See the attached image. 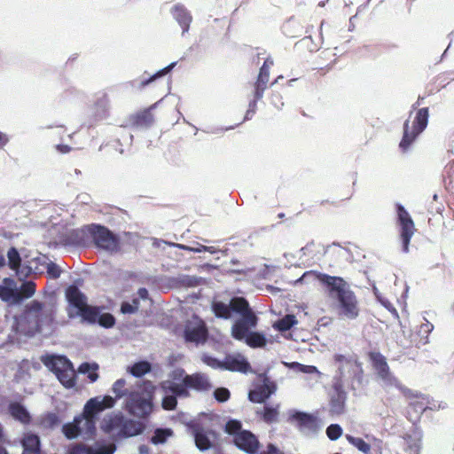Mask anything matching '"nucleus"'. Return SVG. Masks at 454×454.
<instances>
[{
	"label": "nucleus",
	"instance_id": "obj_1",
	"mask_svg": "<svg viewBox=\"0 0 454 454\" xmlns=\"http://www.w3.org/2000/svg\"><path fill=\"white\" fill-rule=\"evenodd\" d=\"M56 314V304L52 301H32L24 313V317L15 321L18 333L33 336L36 333H50L52 331Z\"/></svg>",
	"mask_w": 454,
	"mask_h": 454
},
{
	"label": "nucleus",
	"instance_id": "obj_2",
	"mask_svg": "<svg viewBox=\"0 0 454 454\" xmlns=\"http://www.w3.org/2000/svg\"><path fill=\"white\" fill-rule=\"evenodd\" d=\"M310 275H315V273L306 272L299 281ZM316 277L325 286L328 297L337 302L340 314L348 319L356 318L359 314L358 301L350 286L340 277L324 273H317Z\"/></svg>",
	"mask_w": 454,
	"mask_h": 454
},
{
	"label": "nucleus",
	"instance_id": "obj_3",
	"mask_svg": "<svg viewBox=\"0 0 454 454\" xmlns=\"http://www.w3.org/2000/svg\"><path fill=\"white\" fill-rule=\"evenodd\" d=\"M114 406V399L110 395L90 398L83 408L82 415L75 417L72 423L63 426V433L68 439L77 436L91 437L96 430L98 415L106 408Z\"/></svg>",
	"mask_w": 454,
	"mask_h": 454
},
{
	"label": "nucleus",
	"instance_id": "obj_4",
	"mask_svg": "<svg viewBox=\"0 0 454 454\" xmlns=\"http://www.w3.org/2000/svg\"><path fill=\"white\" fill-rule=\"evenodd\" d=\"M41 361L65 387L71 388L75 385V371L67 356L55 354L45 355L41 357Z\"/></svg>",
	"mask_w": 454,
	"mask_h": 454
},
{
	"label": "nucleus",
	"instance_id": "obj_5",
	"mask_svg": "<svg viewBox=\"0 0 454 454\" xmlns=\"http://www.w3.org/2000/svg\"><path fill=\"white\" fill-rule=\"evenodd\" d=\"M153 389L151 384L137 387V390L131 391L125 399V410L137 418H145L153 411Z\"/></svg>",
	"mask_w": 454,
	"mask_h": 454
},
{
	"label": "nucleus",
	"instance_id": "obj_6",
	"mask_svg": "<svg viewBox=\"0 0 454 454\" xmlns=\"http://www.w3.org/2000/svg\"><path fill=\"white\" fill-rule=\"evenodd\" d=\"M234 311L241 316L231 327V335L238 340H243L250 329L257 325V317L252 311L245 298H238L234 301Z\"/></svg>",
	"mask_w": 454,
	"mask_h": 454
},
{
	"label": "nucleus",
	"instance_id": "obj_7",
	"mask_svg": "<svg viewBox=\"0 0 454 454\" xmlns=\"http://www.w3.org/2000/svg\"><path fill=\"white\" fill-rule=\"evenodd\" d=\"M370 359L378 378L380 380L381 385L385 388L390 389L395 387L405 395L411 394V391L403 387L398 379L390 372L387 359L383 355L379 352H372L370 354Z\"/></svg>",
	"mask_w": 454,
	"mask_h": 454
},
{
	"label": "nucleus",
	"instance_id": "obj_8",
	"mask_svg": "<svg viewBox=\"0 0 454 454\" xmlns=\"http://www.w3.org/2000/svg\"><path fill=\"white\" fill-rule=\"evenodd\" d=\"M428 108H420L415 116L412 130L410 131L409 120L403 124V136L400 142V148L403 151L408 150L416 137L427 128L428 122Z\"/></svg>",
	"mask_w": 454,
	"mask_h": 454
},
{
	"label": "nucleus",
	"instance_id": "obj_9",
	"mask_svg": "<svg viewBox=\"0 0 454 454\" xmlns=\"http://www.w3.org/2000/svg\"><path fill=\"white\" fill-rule=\"evenodd\" d=\"M89 232L97 247L110 253L118 251L119 239L107 228L92 224L89 226Z\"/></svg>",
	"mask_w": 454,
	"mask_h": 454
},
{
	"label": "nucleus",
	"instance_id": "obj_10",
	"mask_svg": "<svg viewBox=\"0 0 454 454\" xmlns=\"http://www.w3.org/2000/svg\"><path fill=\"white\" fill-rule=\"evenodd\" d=\"M160 389L164 395L161 405L167 411H172L176 407V397H186L189 395L188 390L184 386L170 380L162 381Z\"/></svg>",
	"mask_w": 454,
	"mask_h": 454
},
{
	"label": "nucleus",
	"instance_id": "obj_11",
	"mask_svg": "<svg viewBox=\"0 0 454 454\" xmlns=\"http://www.w3.org/2000/svg\"><path fill=\"white\" fill-rule=\"evenodd\" d=\"M397 215L401 226L400 237L403 244V252L408 253L409 244L415 231L414 223L409 213L400 204L397 205Z\"/></svg>",
	"mask_w": 454,
	"mask_h": 454
},
{
	"label": "nucleus",
	"instance_id": "obj_12",
	"mask_svg": "<svg viewBox=\"0 0 454 454\" xmlns=\"http://www.w3.org/2000/svg\"><path fill=\"white\" fill-rule=\"evenodd\" d=\"M207 336L205 324L198 317L187 322L184 329V339L188 342L199 344L204 342Z\"/></svg>",
	"mask_w": 454,
	"mask_h": 454
},
{
	"label": "nucleus",
	"instance_id": "obj_13",
	"mask_svg": "<svg viewBox=\"0 0 454 454\" xmlns=\"http://www.w3.org/2000/svg\"><path fill=\"white\" fill-rule=\"evenodd\" d=\"M115 450L114 443L96 442L92 446L76 445L71 449L69 454H114Z\"/></svg>",
	"mask_w": 454,
	"mask_h": 454
},
{
	"label": "nucleus",
	"instance_id": "obj_14",
	"mask_svg": "<svg viewBox=\"0 0 454 454\" xmlns=\"http://www.w3.org/2000/svg\"><path fill=\"white\" fill-rule=\"evenodd\" d=\"M234 442L238 448L249 454H255L259 448V441L251 432L240 431L234 436Z\"/></svg>",
	"mask_w": 454,
	"mask_h": 454
},
{
	"label": "nucleus",
	"instance_id": "obj_15",
	"mask_svg": "<svg viewBox=\"0 0 454 454\" xmlns=\"http://www.w3.org/2000/svg\"><path fill=\"white\" fill-rule=\"evenodd\" d=\"M346 400V392L342 389L340 384L335 383L330 398V412L333 415L342 414L345 411Z\"/></svg>",
	"mask_w": 454,
	"mask_h": 454
},
{
	"label": "nucleus",
	"instance_id": "obj_16",
	"mask_svg": "<svg viewBox=\"0 0 454 454\" xmlns=\"http://www.w3.org/2000/svg\"><path fill=\"white\" fill-rule=\"evenodd\" d=\"M293 419L297 421L300 430L306 434H316L319 430L317 419L308 413L297 411Z\"/></svg>",
	"mask_w": 454,
	"mask_h": 454
},
{
	"label": "nucleus",
	"instance_id": "obj_17",
	"mask_svg": "<svg viewBox=\"0 0 454 454\" xmlns=\"http://www.w3.org/2000/svg\"><path fill=\"white\" fill-rule=\"evenodd\" d=\"M123 419L121 412L108 414L103 419L100 427L105 433L119 437Z\"/></svg>",
	"mask_w": 454,
	"mask_h": 454
},
{
	"label": "nucleus",
	"instance_id": "obj_18",
	"mask_svg": "<svg viewBox=\"0 0 454 454\" xmlns=\"http://www.w3.org/2000/svg\"><path fill=\"white\" fill-rule=\"evenodd\" d=\"M66 296L69 303L67 314L70 317V312L81 310L87 305L85 295L75 286H70L66 291Z\"/></svg>",
	"mask_w": 454,
	"mask_h": 454
},
{
	"label": "nucleus",
	"instance_id": "obj_19",
	"mask_svg": "<svg viewBox=\"0 0 454 454\" xmlns=\"http://www.w3.org/2000/svg\"><path fill=\"white\" fill-rule=\"evenodd\" d=\"M223 370L231 372H247L250 369V364L244 356L240 354L228 355L223 360Z\"/></svg>",
	"mask_w": 454,
	"mask_h": 454
},
{
	"label": "nucleus",
	"instance_id": "obj_20",
	"mask_svg": "<svg viewBox=\"0 0 454 454\" xmlns=\"http://www.w3.org/2000/svg\"><path fill=\"white\" fill-rule=\"evenodd\" d=\"M187 389L194 388L199 391L208 390L212 387L208 377L204 373H194L189 376H185L184 379V384H181Z\"/></svg>",
	"mask_w": 454,
	"mask_h": 454
},
{
	"label": "nucleus",
	"instance_id": "obj_21",
	"mask_svg": "<svg viewBox=\"0 0 454 454\" xmlns=\"http://www.w3.org/2000/svg\"><path fill=\"white\" fill-rule=\"evenodd\" d=\"M333 359L335 365L338 368L340 379L345 377L347 374L355 372V368L356 367V360L353 357V356L336 354L333 356Z\"/></svg>",
	"mask_w": 454,
	"mask_h": 454
},
{
	"label": "nucleus",
	"instance_id": "obj_22",
	"mask_svg": "<svg viewBox=\"0 0 454 454\" xmlns=\"http://www.w3.org/2000/svg\"><path fill=\"white\" fill-rule=\"evenodd\" d=\"M173 18L177 21L183 30V35L188 32L192 17L190 12L182 4H177L171 9Z\"/></svg>",
	"mask_w": 454,
	"mask_h": 454
},
{
	"label": "nucleus",
	"instance_id": "obj_23",
	"mask_svg": "<svg viewBox=\"0 0 454 454\" xmlns=\"http://www.w3.org/2000/svg\"><path fill=\"white\" fill-rule=\"evenodd\" d=\"M195 444L197 448L205 451L212 447V442L215 438V434L212 431H206L201 427H196L193 430Z\"/></svg>",
	"mask_w": 454,
	"mask_h": 454
},
{
	"label": "nucleus",
	"instance_id": "obj_24",
	"mask_svg": "<svg viewBox=\"0 0 454 454\" xmlns=\"http://www.w3.org/2000/svg\"><path fill=\"white\" fill-rule=\"evenodd\" d=\"M99 314L100 309L98 307L86 305L81 310L76 309L75 311L70 312V317L74 318L80 316L82 321L93 325L98 323Z\"/></svg>",
	"mask_w": 454,
	"mask_h": 454
},
{
	"label": "nucleus",
	"instance_id": "obj_25",
	"mask_svg": "<svg viewBox=\"0 0 454 454\" xmlns=\"http://www.w3.org/2000/svg\"><path fill=\"white\" fill-rule=\"evenodd\" d=\"M270 68L268 65H262L260 68V72L257 77V81L254 83V97L255 99H261L263 97V93L267 89L269 82Z\"/></svg>",
	"mask_w": 454,
	"mask_h": 454
},
{
	"label": "nucleus",
	"instance_id": "obj_26",
	"mask_svg": "<svg viewBox=\"0 0 454 454\" xmlns=\"http://www.w3.org/2000/svg\"><path fill=\"white\" fill-rule=\"evenodd\" d=\"M239 297L232 298L230 302L224 303L223 301H213L212 309L217 317H221L223 319H229L231 317V313L234 311V301Z\"/></svg>",
	"mask_w": 454,
	"mask_h": 454
},
{
	"label": "nucleus",
	"instance_id": "obj_27",
	"mask_svg": "<svg viewBox=\"0 0 454 454\" xmlns=\"http://www.w3.org/2000/svg\"><path fill=\"white\" fill-rule=\"evenodd\" d=\"M23 453L22 454H41L40 440L38 435L27 433L22 440Z\"/></svg>",
	"mask_w": 454,
	"mask_h": 454
},
{
	"label": "nucleus",
	"instance_id": "obj_28",
	"mask_svg": "<svg viewBox=\"0 0 454 454\" xmlns=\"http://www.w3.org/2000/svg\"><path fill=\"white\" fill-rule=\"evenodd\" d=\"M137 390V387H131L128 385L126 380L119 379L117 380L112 386V392L114 395V403L116 400L121 399L122 397H128L131 391Z\"/></svg>",
	"mask_w": 454,
	"mask_h": 454
},
{
	"label": "nucleus",
	"instance_id": "obj_29",
	"mask_svg": "<svg viewBox=\"0 0 454 454\" xmlns=\"http://www.w3.org/2000/svg\"><path fill=\"white\" fill-rule=\"evenodd\" d=\"M141 432L142 427L139 423L124 418L119 437L134 436Z\"/></svg>",
	"mask_w": 454,
	"mask_h": 454
},
{
	"label": "nucleus",
	"instance_id": "obj_30",
	"mask_svg": "<svg viewBox=\"0 0 454 454\" xmlns=\"http://www.w3.org/2000/svg\"><path fill=\"white\" fill-rule=\"evenodd\" d=\"M7 257H8L10 268L12 270H15L17 272V275L19 277H21V276L26 277L27 273L25 272V270L27 269L20 268V256L18 250L14 247L10 248L7 253Z\"/></svg>",
	"mask_w": 454,
	"mask_h": 454
},
{
	"label": "nucleus",
	"instance_id": "obj_31",
	"mask_svg": "<svg viewBox=\"0 0 454 454\" xmlns=\"http://www.w3.org/2000/svg\"><path fill=\"white\" fill-rule=\"evenodd\" d=\"M9 412L15 419L22 423H28L30 415L27 409L19 403H12L9 405Z\"/></svg>",
	"mask_w": 454,
	"mask_h": 454
},
{
	"label": "nucleus",
	"instance_id": "obj_32",
	"mask_svg": "<svg viewBox=\"0 0 454 454\" xmlns=\"http://www.w3.org/2000/svg\"><path fill=\"white\" fill-rule=\"evenodd\" d=\"M243 340L252 348H262L266 345L265 336L257 332H250Z\"/></svg>",
	"mask_w": 454,
	"mask_h": 454
},
{
	"label": "nucleus",
	"instance_id": "obj_33",
	"mask_svg": "<svg viewBox=\"0 0 454 454\" xmlns=\"http://www.w3.org/2000/svg\"><path fill=\"white\" fill-rule=\"evenodd\" d=\"M35 292V285L32 281L24 282L19 292H16L15 301H20L24 298L31 297Z\"/></svg>",
	"mask_w": 454,
	"mask_h": 454
},
{
	"label": "nucleus",
	"instance_id": "obj_34",
	"mask_svg": "<svg viewBox=\"0 0 454 454\" xmlns=\"http://www.w3.org/2000/svg\"><path fill=\"white\" fill-rule=\"evenodd\" d=\"M128 371L135 377H142L151 371V364L147 361H141L128 368Z\"/></svg>",
	"mask_w": 454,
	"mask_h": 454
},
{
	"label": "nucleus",
	"instance_id": "obj_35",
	"mask_svg": "<svg viewBox=\"0 0 454 454\" xmlns=\"http://www.w3.org/2000/svg\"><path fill=\"white\" fill-rule=\"evenodd\" d=\"M403 439L408 447L414 452V454H418L419 449V442L421 440V433L417 429H414L413 435L406 434Z\"/></svg>",
	"mask_w": 454,
	"mask_h": 454
},
{
	"label": "nucleus",
	"instance_id": "obj_36",
	"mask_svg": "<svg viewBox=\"0 0 454 454\" xmlns=\"http://www.w3.org/2000/svg\"><path fill=\"white\" fill-rule=\"evenodd\" d=\"M153 122V116L149 111H144L134 116V124L137 127H149Z\"/></svg>",
	"mask_w": 454,
	"mask_h": 454
},
{
	"label": "nucleus",
	"instance_id": "obj_37",
	"mask_svg": "<svg viewBox=\"0 0 454 454\" xmlns=\"http://www.w3.org/2000/svg\"><path fill=\"white\" fill-rule=\"evenodd\" d=\"M348 442L355 446L358 450L363 452L364 454H371V446L362 438L355 437L349 434L346 435Z\"/></svg>",
	"mask_w": 454,
	"mask_h": 454
},
{
	"label": "nucleus",
	"instance_id": "obj_38",
	"mask_svg": "<svg viewBox=\"0 0 454 454\" xmlns=\"http://www.w3.org/2000/svg\"><path fill=\"white\" fill-rule=\"evenodd\" d=\"M297 323L295 317L294 315H286L283 318L278 320L274 324L275 329L279 332H285L289 330L294 325Z\"/></svg>",
	"mask_w": 454,
	"mask_h": 454
},
{
	"label": "nucleus",
	"instance_id": "obj_39",
	"mask_svg": "<svg viewBox=\"0 0 454 454\" xmlns=\"http://www.w3.org/2000/svg\"><path fill=\"white\" fill-rule=\"evenodd\" d=\"M98 369V365L97 364H90V363H82L79 368L78 372L80 373H89V379L90 381L94 382L98 380V375L95 371Z\"/></svg>",
	"mask_w": 454,
	"mask_h": 454
},
{
	"label": "nucleus",
	"instance_id": "obj_40",
	"mask_svg": "<svg viewBox=\"0 0 454 454\" xmlns=\"http://www.w3.org/2000/svg\"><path fill=\"white\" fill-rule=\"evenodd\" d=\"M176 62H172L171 64H169L165 68L158 71L156 74L152 75L150 78L143 80L140 82V88L141 89L145 88V86L150 84L152 82L155 81L157 78L161 77V76L167 74L168 73H169L176 67Z\"/></svg>",
	"mask_w": 454,
	"mask_h": 454
},
{
	"label": "nucleus",
	"instance_id": "obj_41",
	"mask_svg": "<svg viewBox=\"0 0 454 454\" xmlns=\"http://www.w3.org/2000/svg\"><path fill=\"white\" fill-rule=\"evenodd\" d=\"M171 434L169 429H157L152 437V442L154 444L163 443Z\"/></svg>",
	"mask_w": 454,
	"mask_h": 454
},
{
	"label": "nucleus",
	"instance_id": "obj_42",
	"mask_svg": "<svg viewBox=\"0 0 454 454\" xmlns=\"http://www.w3.org/2000/svg\"><path fill=\"white\" fill-rule=\"evenodd\" d=\"M201 360L203 361L204 364L212 367L213 369L223 370V361H220L215 357L204 354L201 356Z\"/></svg>",
	"mask_w": 454,
	"mask_h": 454
},
{
	"label": "nucleus",
	"instance_id": "obj_43",
	"mask_svg": "<svg viewBox=\"0 0 454 454\" xmlns=\"http://www.w3.org/2000/svg\"><path fill=\"white\" fill-rule=\"evenodd\" d=\"M98 324L105 328H111L115 324V318L110 313H100Z\"/></svg>",
	"mask_w": 454,
	"mask_h": 454
},
{
	"label": "nucleus",
	"instance_id": "obj_44",
	"mask_svg": "<svg viewBox=\"0 0 454 454\" xmlns=\"http://www.w3.org/2000/svg\"><path fill=\"white\" fill-rule=\"evenodd\" d=\"M256 388L262 391V395H267V398H269L275 392L276 386L269 379H264L263 383Z\"/></svg>",
	"mask_w": 454,
	"mask_h": 454
},
{
	"label": "nucleus",
	"instance_id": "obj_45",
	"mask_svg": "<svg viewBox=\"0 0 454 454\" xmlns=\"http://www.w3.org/2000/svg\"><path fill=\"white\" fill-rule=\"evenodd\" d=\"M43 262L42 264H46L47 273L54 279L60 277L61 269L54 262H46V258H43Z\"/></svg>",
	"mask_w": 454,
	"mask_h": 454
},
{
	"label": "nucleus",
	"instance_id": "obj_46",
	"mask_svg": "<svg viewBox=\"0 0 454 454\" xmlns=\"http://www.w3.org/2000/svg\"><path fill=\"white\" fill-rule=\"evenodd\" d=\"M342 434V428L338 424H332L326 429V434L332 441L337 440Z\"/></svg>",
	"mask_w": 454,
	"mask_h": 454
},
{
	"label": "nucleus",
	"instance_id": "obj_47",
	"mask_svg": "<svg viewBox=\"0 0 454 454\" xmlns=\"http://www.w3.org/2000/svg\"><path fill=\"white\" fill-rule=\"evenodd\" d=\"M278 416V411L277 408L270 407V406H265L264 407V413H263V419L268 422L271 423L277 420Z\"/></svg>",
	"mask_w": 454,
	"mask_h": 454
},
{
	"label": "nucleus",
	"instance_id": "obj_48",
	"mask_svg": "<svg viewBox=\"0 0 454 454\" xmlns=\"http://www.w3.org/2000/svg\"><path fill=\"white\" fill-rule=\"evenodd\" d=\"M139 301L137 299H134L132 303L123 302L121 307V311L123 314H133L138 309Z\"/></svg>",
	"mask_w": 454,
	"mask_h": 454
},
{
	"label": "nucleus",
	"instance_id": "obj_49",
	"mask_svg": "<svg viewBox=\"0 0 454 454\" xmlns=\"http://www.w3.org/2000/svg\"><path fill=\"white\" fill-rule=\"evenodd\" d=\"M293 367L297 369L298 372L307 373V374H312V373L319 374L320 373L318 372V370L317 369V367H315L313 365H305V364H301L299 363H294Z\"/></svg>",
	"mask_w": 454,
	"mask_h": 454
},
{
	"label": "nucleus",
	"instance_id": "obj_50",
	"mask_svg": "<svg viewBox=\"0 0 454 454\" xmlns=\"http://www.w3.org/2000/svg\"><path fill=\"white\" fill-rule=\"evenodd\" d=\"M185 376H187V375L185 374L184 370L181 369V368H177V369H175L171 372V374H170L171 380H169L173 381V382H176L178 384H184V379Z\"/></svg>",
	"mask_w": 454,
	"mask_h": 454
},
{
	"label": "nucleus",
	"instance_id": "obj_51",
	"mask_svg": "<svg viewBox=\"0 0 454 454\" xmlns=\"http://www.w3.org/2000/svg\"><path fill=\"white\" fill-rule=\"evenodd\" d=\"M214 396L218 402H225L230 398V391L225 387L216 388Z\"/></svg>",
	"mask_w": 454,
	"mask_h": 454
},
{
	"label": "nucleus",
	"instance_id": "obj_52",
	"mask_svg": "<svg viewBox=\"0 0 454 454\" xmlns=\"http://www.w3.org/2000/svg\"><path fill=\"white\" fill-rule=\"evenodd\" d=\"M249 400L253 403H263L267 399V395H262V391L257 388L251 390L248 395Z\"/></svg>",
	"mask_w": 454,
	"mask_h": 454
},
{
	"label": "nucleus",
	"instance_id": "obj_53",
	"mask_svg": "<svg viewBox=\"0 0 454 454\" xmlns=\"http://www.w3.org/2000/svg\"><path fill=\"white\" fill-rule=\"evenodd\" d=\"M226 431L229 434L237 435L241 430V424L238 420H230L226 424Z\"/></svg>",
	"mask_w": 454,
	"mask_h": 454
},
{
	"label": "nucleus",
	"instance_id": "obj_54",
	"mask_svg": "<svg viewBox=\"0 0 454 454\" xmlns=\"http://www.w3.org/2000/svg\"><path fill=\"white\" fill-rule=\"evenodd\" d=\"M0 298L4 301H9L11 299L15 301L16 293L6 286H0Z\"/></svg>",
	"mask_w": 454,
	"mask_h": 454
},
{
	"label": "nucleus",
	"instance_id": "obj_55",
	"mask_svg": "<svg viewBox=\"0 0 454 454\" xmlns=\"http://www.w3.org/2000/svg\"><path fill=\"white\" fill-rule=\"evenodd\" d=\"M168 245H169L171 247H179L180 249H183V250L192 251L194 253L206 252V246H203V245H199L196 247H191L182 245V244H177V243H168Z\"/></svg>",
	"mask_w": 454,
	"mask_h": 454
},
{
	"label": "nucleus",
	"instance_id": "obj_56",
	"mask_svg": "<svg viewBox=\"0 0 454 454\" xmlns=\"http://www.w3.org/2000/svg\"><path fill=\"white\" fill-rule=\"evenodd\" d=\"M434 330V325L429 321L426 320L425 323L421 324L419 333H425V341L424 344L428 342V335Z\"/></svg>",
	"mask_w": 454,
	"mask_h": 454
},
{
	"label": "nucleus",
	"instance_id": "obj_57",
	"mask_svg": "<svg viewBox=\"0 0 454 454\" xmlns=\"http://www.w3.org/2000/svg\"><path fill=\"white\" fill-rule=\"evenodd\" d=\"M59 422V417L55 413H49L45 416L43 420V423L47 427H54L58 425Z\"/></svg>",
	"mask_w": 454,
	"mask_h": 454
},
{
	"label": "nucleus",
	"instance_id": "obj_58",
	"mask_svg": "<svg viewBox=\"0 0 454 454\" xmlns=\"http://www.w3.org/2000/svg\"><path fill=\"white\" fill-rule=\"evenodd\" d=\"M411 405L414 408L416 412L422 413L426 410H427V407L426 406L425 398H422L421 400H416L412 403H411Z\"/></svg>",
	"mask_w": 454,
	"mask_h": 454
},
{
	"label": "nucleus",
	"instance_id": "obj_59",
	"mask_svg": "<svg viewBox=\"0 0 454 454\" xmlns=\"http://www.w3.org/2000/svg\"><path fill=\"white\" fill-rule=\"evenodd\" d=\"M271 103L275 106L276 108L281 109L284 106L282 101V98L279 94H272L271 96Z\"/></svg>",
	"mask_w": 454,
	"mask_h": 454
},
{
	"label": "nucleus",
	"instance_id": "obj_60",
	"mask_svg": "<svg viewBox=\"0 0 454 454\" xmlns=\"http://www.w3.org/2000/svg\"><path fill=\"white\" fill-rule=\"evenodd\" d=\"M380 302L393 315H395V317H398V313H397L396 309H395V307L391 304V302H389L387 300H380Z\"/></svg>",
	"mask_w": 454,
	"mask_h": 454
},
{
	"label": "nucleus",
	"instance_id": "obj_61",
	"mask_svg": "<svg viewBox=\"0 0 454 454\" xmlns=\"http://www.w3.org/2000/svg\"><path fill=\"white\" fill-rule=\"evenodd\" d=\"M261 454H283L276 446L269 444L267 450L262 451Z\"/></svg>",
	"mask_w": 454,
	"mask_h": 454
},
{
	"label": "nucleus",
	"instance_id": "obj_62",
	"mask_svg": "<svg viewBox=\"0 0 454 454\" xmlns=\"http://www.w3.org/2000/svg\"><path fill=\"white\" fill-rule=\"evenodd\" d=\"M426 406L429 410H439V409H444L446 407V403H439L438 404H436L434 403L426 402Z\"/></svg>",
	"mask_w": 454,
	"mask_h": 454
},
{
	"label": "nucleus",
	"instance_id": "obj_63",
	"mask_svg": "<svg viewBox=\"0 0 454 454\" xmlns=\"http://www.w3.org/2000/svg\"><path fill=\"white\" fill-rule=\"evenodd\" d=\"M56 148L61 153H67L71 151V147L66 145H58Z\"/></svg>",
	"mask_w": 454,
	"mask_h": 454
},
{
	"label": "nucleus",
	"instance_id": "obj_64",
	"mask_svg": "<svg viewBox=\"0 0 454 454\" xmlns=\"http://www.w3.org/2000/svg\"><path fill=\"white\" fill-rule=\"evenodd\" d=\"M258 99H255V97L254 96V99L249 103L248 109L249 113H252V114H254L256 111V102Z\"/></svg>",
	"mask_w": 454,
	"mask_h": 454
}]
</instances>
